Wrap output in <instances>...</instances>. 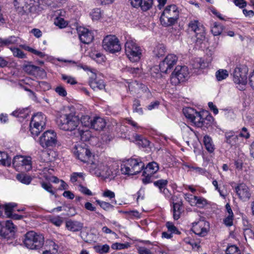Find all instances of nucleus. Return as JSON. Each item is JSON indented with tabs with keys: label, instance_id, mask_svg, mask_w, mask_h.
<instances>
[{
	"label": "nucleus",
	"instance_id": "29",
	"mask_svg": "<svg viewBox=\"0 0 254 254\" xmlns=\"http://www.w3.org/2000/svg\"><path fill=\"white\" fill-rule=\"evenodd\" d=\"M203 143L206 149L210 153L214 150V145L213 144L212 139L208 135H205L203 137Z\"/></svg>",
	"mask_w": 254,
	"mask_h": 254
},
{
	"label": "nucleus",
	"instance_id": "4",
	"mask_svg": "<svg viewBox=\"0 0 254 254\" xmlns=\"http://www.w3.org/2000/svg\"><path fill=\"white\" fill-rule=\"evenodd\" d=\"M144 167V165L142 161L130 158L121 165V170L125 175H134L140 173Z\"/></svg>",
	"mask_w": 254,
	"mask_h": 254
},
{
	"label": "nucleus",
	"instance_id": "64",
	"mask_svg": "<svg viewBox=\"0 0 254 254\" xmlns=\"http://www.w3.org/2000/svg\"><path fill=\"white\" fill-rule=\"evenodd\" d=\"M249 83L254 90V71L250 74L249 77Z\"/></svg>",
	"mask_w": 254,
	"mask_h": 254
},
{
	"label": "nucleus",
	"instance_id": "9",
	"mask_svg": "<svg viewBox=\"0 0 254 254\" xmlns=\"http://www.w3.org/2000/svg\"><path fill=\"white\" fill-rule=\"evenodd\" d=\"M248 68L246 65L236 67L233 72V81L236 84L244 86L247 82Z\"/></svg>",
	"mask_w": 254,
	"mask_h": 254
},
{
	"label": "nucleus",
	"instance_id": "26",
	"mask_svg": "<svg viewBox=\"0 0 254 254\" xmlns=\"http://www.w3.org/2000/svg\"><path fill=\"white\" fill-rule=\"evenodd\" d=\"M80 121L83 126L90 128H94L95 117H93V119H91L88 115L83 116L81 118Z\"/></svg>",
	"mask_w": 254,
	"mask_h": 254
},
{
	"label": "nucleus",
	"instance_id": "24",
	"mask_svg": "<svg viewBox=\"0 0 254 254\" xmlns=\"http://www.w3.org/2000/svg\"><path fill=\"white\" fill-rule=\"evenodd\" d=\"M66 227L71 231L77 232L82 229L83 224L78 221L70 220L66 222Z\"/></svg>",
	"mask_w": 254,
	"mask_h": 254
},
{
	"label": "nucleus",
	"instance_id": "40",
	"mask_svg": "<svg viewBox=\"0 0 254 254\" xmlns=\"http://www.w3.org/2000/svg\"><path fill=\"white\" fill-rule=\"evenodd\" d=\"M10 50L14 57L20 59H25L26 58V55L20 49L18 48H11Z\"/></svg>",
	"mask_w": 254,
	"mask_h": 254
},
{
	"label": "nucleus",
	"instance_id": "5",
	"mask_svg": "<svg viewBox=\"0 0 254 254\" xmlns=\"http://www.w3.org/2000/svg\"><path fill=\"white\" fill-rule=\"evenodd\" d=\"M125 47L126 54L131 62H137L140 60L142 49L133 40H127Z\"/></svg>",
	"mask_w": 254,
	"mask_h": 254
},
{
	"label": "nucleus",
	"instance_id": "60",
	"mask_svg": "<svg viewBox=\"0 0 254 254\" xmlns=\"http://www.w3.org/2000/svg\"><path fill=\"white\" fill-rule=\"evenodd\" d=\"M194 199L196 201V204L204 205L206 203V200L203 198L193 196Z\"/></svg>",
	"mask_w": 254,
	"mask_h": 254
},
{
	"label": "nucleus",
	"instance_id": "48",
	"mask_svg": "<svg viewBox=\"0 0 254 254\" xmlns=\"http://www.w3.org/2000/svg\"><path fill=\"white\" fill-rule=\"evenodd\" d=\"M166 226L168 231L170 232L171 234L175 233L176 234H180L181 233L172 222H167L166 224Z\"/></svg>",
	"mask_w": 254,
	"mask_h": 254
},
{
	"label": "nucleus",
	"instance_id": "13",
	"mask_svg": "<svg viewBox=\"0 0 254 254\" xmlns=\"http://www.w3.org/2000/svg\"><path fill=\"white\" fill-rule=\"evenodd\" d=\"M74 154L76 157L83 162H89L91 153L86 145L75 146Z\"/></svg>",
	"mask_w": 254,
	"mask_h": 254
},
{
	"label": "nucleus",
	"instance_id": "63",
	"mask_svg": "<svg viewBox=\"0 0 254 254\" xmlns=\"http://www.w3.org/2000/svg\"><path fill=\"white\" fill-rule=\"evenodd\" d=\"M138 252L139 254H151L150 251L144 247H139L138 249Z\"/></svg>",
	"mask_w": 254,
	"mask_h": 254
},
{
	"label": "nucleus",
	"instance_id": "7",
	"mask_svg": "<svg viewBox=\"0 0 254 254\" xmlns=\"http://www.w3.org/2000/svg\"><path fill=\"white\" fill-rule=\"evenodd\" d=\"M38 141L44 148L55 147L58 142L57 133L53 130H47L39 137Z\"/></svg>",
	"mask_w": 254,
	"mask_h": 254
},
{
	"label": "nucleus",
	"instance_id": "30",
	"mask_svg": "<svg viewBox=\"0 0 254 254\" xmlns=\"http://www.w3.org/2000/svg\"><path fill=\"white\" fill-rule=\"evenodd\" d=\"M133 137L139 146L142 147H146L149 145V141L143 137L141 135L135 134L133 135Z\"/></svg>",
	"mask_w": 254,
	"mask_h": 254
},
{
	"label": "nucleus",
	"instance_id": "19",
	"mask_svg": "<svg viewBox=\"0 0 254 254\" xmlns=\"http://www.w3.org/2000/svg\"><path fill=\"white\" fill-rule=\"evenodd\" d=\"M239 197L244 200L249 199L251 195L249 188L244 184H241L235 188Z\"/></svg>",
	"mask_w": 254,
	"mask_h": 254
},
{
	"label": "nucleus",
	"instance_id": "12",
	"mask_svg": "<svg viewBox=\"0 0 254 254\" xmlns=\"http://www.w3.org/2000/svg\"><path fill=\"white\" fill-rule=\"evenodd\" d=\"M178 58L174 54L168 55L165 59L159 64L160 71L167 73L169 70H171L177 64Z\"/></svg>",
	"mask_w": 254,
	"mask_h": 254
},
{
	"label": "nucleus",
	"instance_id": "21",
	"mask_svg": "<svg viewBox=\"0 0 254 254\" xmlns=\"http://www.w3.org/2000/svg\"><path fill=\"white\" fill-rule=\"evenodd\" d=\"M183 113L185 117L195 124V121L200 120V113L193 108L187 107L183 109Z\"/></svg>",
	"mask_w": 254,
	"mask_h": 254
},
{
	"label": "nucleus",
	"instance_id": "39",
	"mask_svg": "<svg viewBox=\"0 0 254 254\" xmlns=\"http://www.w3.org/2000/svg\"><path fill=\"white\" fill-rule=\"evenodd\" d=\"M222 28L221 25L218 24L216 22H214L213 23L212 26L211 27V32L212 33L214 36H217L220 35L222 32Z\"/></svg>",
	"mask_w": 254,
	"mask_h": 254
},
{
	"label": "nucleus",
	"instance_id": "38",
	"mask_svg": "<svg viewBox=\"0 0 254 254\" xmlns=\"http://www.w3.org/2000/svg\"><path fill=\"white\" fill-rule=\"evenodd\" d=\"M26 111H27V109H19L13 111L11 115L16 117L25 118L28 115V113L25 112Z\"/></svg>",
	"mask_w": 254,
	"mask_h": 254
},
{
	"label": "nucleus",
	"instance_id": "25",
	"mask_svg": "<svg viewBox=\"0 0 254 254\" xmlns=\"http://www.w3.org/2000/svg\"><path fill=\"white\" fill-rule=\"evenodd\" d=\"M30 123L34 125L45 126L46 118L41 113H38L33 116Z\"/></svg>",
	"mask_w": 254,
	"mask_h": 254
},
{
	"label": "nucleus",
	"instance_id": "11",
	"mask_svg": "<svg viewBox=\"0 0 254 254\" xmlns=\"http://www.w3.org/2000/svg\"><path fill=\"white\" fill-rule=\"evenodd\" d=\"M189 27L195 33L196 42H201L205 38V28L198 20H192L189 24Z\"/></svg>",
	"mask_w": 254,
	"mask_h": 254
},
{
	"label": "nucleus",
	"instance_id": "58",
	"mask_svg": "<svg viewBox=\"0 0 254 254\" xmlns=\"http://www.w3.org/2000/svg\"><path fill=\"white\" fill-rule=\"evenodd\" d=\"M143 176H144V178L142 179V182L144 184H147L152 182L151 180V178L153 176L152 174L149 173H144L143 172Z\"/></svg>",
	"mask_w": 254,
	"mask_h": 254
},
{
	"label": "nucleus",
	"instance_id": "17",
	"mask_svg": "<svg viewBox=\"0 0 254 254\" xmlns=\"http://www.w3.org/2000/svg\"><path fill=\"white\" fill-rule=\"evenodd\" d=\"M111 175V171L107 164L101 161H98L96 164V176L105 180Z\"/></svg>",
	"mask_w": 254,
	"mask_h": 254
},
{
	"label": "nucleus",
	"instance_id": "22",
	"mask_svg": "<svg viewBox=\"0 0 254 254\" xmlns=\"http://www.w3.org/2000/svg\"><path fill=\"white\" fill-rule=\"evenodd\" d=\"M225 142L231 146H236L239 144L240 136L236 135L233 131H227L225 133Z\"/></svg>",
	"mask_w": 254,
	"mask_h": 254
},
{
	"label": "nucleus",
	"instance_id": "8",
	"mask_svg": "<svg viewBox=\"0 0 254 254\" xmlns=\"http://www.w3.org/2000/svg\"><path fill=\"white\" fill-rule=\"evenodd\" d=\"M189 69L187 66L178 65L172 73L171 82L175 85H177L181 82H184L189 78Z\"/></svg>",
	"mask_w": 254,
	"mask_h": 254
},
{
	"label": "nucleus",
	"instance_id": "44",
	"mask_svg": "<svg viewBox=\"0 0 254 254\" xmlns=\"http://www.w3.org/2000/svg\"><path fill=\"white\" fill-rule=\"evenodd\" d=\"M106 125V122L105 119L96 116V130L103 129Z\"/></svg>",
	"mask_w": 254,
	"mask_h": 254
},
{
	"label": "nucleus",
	"instance_id": "42",
	"mask_svg": "<svg viewBox=\"0 0 254 254\" xmlns=\"http://www.w3.org/2000/svg\"><path fill=\"white\" fill-rule=\"evenodd\" d=\"M110 247L107 244H105L103 245H96V253H98L100 254L108 253Z\"/></svg>",
	"mask_w": 254,
	"mask_h": 254
},
{
	"label": "nucleus",
	"instance_id": "23",
	"mask_svg": "<svg viewBox=\"0 0 254 254\" xmlns=\"http://www.w3.org/2000/svg\"><path fill=\"white\" fill-rule=\"evenodd\" d=\"M213 121V117L210 115H207L205 118L202 117L200 113V120L195 121V125L198 127H208L210 126Z\"/></svg>",
	"mask_w": 254,
	"mask_h": 254
},
{
	"label": "nucleus",
	"instance_id": "10",
	"mask_svg": "<svg viewBox=\"0 0 254 254\" xmlns=\"http://www.w3.org/2000/svg\"><path fill=\"white\" fill-rule=\"evenodd\" d=\"M191 230L195 234L200 237H204L209 231V224L207 221L200 219L192 223Z\"/></svg>",
	"mask_w": 254,
	"mask_h": 254
},
{
	"label": "nucleus",
	"instance_id": "41",
	"mask_svg": "<svg viewBox=\"0 0 254 254\" xmlns=\"http://www.w3.org/2000/svg\"><path fill=\"white\" fill-rule=\"evenodd\" d=\"M216 76L218 81H221L228 76V72L225 69H220L216 72Z\"/></svg>",
	"mask_w": 254,
	"mask_h": 254
},
{
	"label": "nucleus",
	"instance_id": "33",
	"mask_svg": "<svg viewBox=\"0 0 254 254\" xmlns=\"http://www.w3.org/2000/svg\"><path fill=\"white\" fill-rule=\"evenodd\" d=\"M192 66L195 69H202L207 66V64L201 58H196L192 63Z\"/></svg>",
	"mask_w": 254,
	"mask_h": 254
},
{
	"label": "nucleus",
	"instance_id": "59",
	"mask_svg": "<svg viewBox=\"0 0 254 254\" xmlns=\"http://www.w3.org/2000/svg\"><path fill=\"white\" fill-rule=\"evenodd\" d=\"M127 247L124 244L116 243L112 244L111 246L112 249L113 250H122L126 248Z\"/></svg>",
	"mask_w": 254,
	"mask_h": 254
},
{
	"label": "nucleus",
	"instance_id": "6",
	"mask_svg": "<svg viewBox=\"0 0 254 254\" xmlns=\"http://www.w3.org/2000/svg\"><path fill=\"white\" fill-rule=\"evenodd\" d=\"M102 47L110 53H115L121 50V46L119 39L115 35L106 36L102 42Z\"/></svg>",
	"mask_w": 254,
	"mask_h": 254
},
{
	"label": "nucleus",
	"instance_id": "3",
	"mask_svg": "<svg viewBox=\"0 0 254 254\" xmlns=\"http://www.w3.org/2000/svg\"><path fill=\"white\" fill-rule=\"evenodd\" d=\"M44 237L42 234L34 231H29L24 235L23 243L24 246L31 250H39L44 244Z\"/></svg>",
	"mask_w": 254,
	"mask_h": 254
},
{
	"label": "nucleus",
	"instance_id": "53",
	"mask_svg": "<svg viewBox=\"0 0 254 254\" xmlns=\"http://www.w3.org/2000/svg\"><path fill=\"white\" fill-rule=\"evenodd\" d=\"M96 203H98L101 208L105 210H108L110 208L113 207V205L110 203L105 202L96 200Z\"/></svg>",
	"mask_w": 254,
	"mask_h": 254
},
{
	"label": "nucleus",
	"instance_id": "35",
	"mask_svg": "<svg viewBox=\"0 0 254 254\" xmlns=\"http://www.w3.org/2000/svg\"><path fill=\"white\" fill-rule=\"evenodd\" d=\"M77 131L78 134V136H80L81 139L83 141L89 140L91 137H93L89 130H83L78 129Z\"/></svg>",
	"mask_w": 254,
	"mask_h": 254
},
{
	"label": "nucleus",
	"instance_id": "45",
	"mask_svg": "<svg viewBox=\"0 0 254 254\" xmlns=\"http://www.w3.org/2000/svg\"><path fill=\"white\" fill-rule=\"evenodd\" d=\"M226 254H241V252L238 247L232 245L227 248Z\"/></svg>",
	"mask_w": 254,
	"mask_h": 254
},
{
	"label": "nucleus",
	"instance_id": "20",
	"mask_svg": "<svg viewBox=\"0 0 254 254\" xmlns=\"http://www.w3.org/2000/svg\"><path fill=\"white\" fill-rule=\"evenodd\" d=\"M177 196H174L172 197L173 200V218L175 220H178L180 218L181 214L183 211L182 200H177Z\"/></svg>",
	"mask_w": 254,
	"mask_h": 254
},
{
	"label": "nucleus",
	"instance_id": "50",
	"mask_svg": "<svg viewBox=\"0 0 254 254\" xmlns=\"http://www.w3.org/2000/svg\"><path fill=\"white\" fill-rule=\"evenodd\" d=\"M17 179L21 183L25 184H29L31 181V178L28 176L21 175L18 174L16 177Z\"/></svg>",
	"mask_w": 254,
	"mask_h": 254
},
{
	"label": "nucleus",
	"instance_id": "55",
	"mask_svg": "<svg viewBox=\"0 0 254 254\" xmlns=\"http://www.w3.org/2000/svg\"><path fill=\"white\" fill-rule=\"evenodd\" d=\"M41 186L44 189L50 192L51 194L54 195L55 194V191L52 190V186L50 184L43 182L41 184Z\"/></svg>",
	"mask_w": 254,
	"mask_h": 254
},
{
	"label": "nucleus",
	"instance_id": "1",
	"mask_svg": "<svg viewBox=\"0 0 254 254\" xmlns=\"http://www.w3.org/2000/svg\"><path fill=\"white\" fill-rule=\"evenodd\" d=\"M79 123V118L71 113L61 114L57 119L58 127L65 131H71L75 130Z\"/></svg>",
	"mask_w": 254,
	"mask_h": 254
},
{
	"label": "nucleus",
	"instance_id": "43",
	"mask_svg": "<svg viewBox=\"0 0 254 254\" xmlns=\"http://www.w3.org/2000/svg\"><path fill=\"white\" fill-rule=\"evenodd\" d=\"M61 76L62 79L64 81H65L67 84L75 85L77 83V82L76 81L75 79L71 76H68L64 74H62Z\"/></svg>",
	"mask_w": 254,
	"mask_h": 254
},
{
	"label": "nucleus",
	"instance_id": "14",
	"mask_svg": "<svg viewBox=\"0 0 254 254\" xmlns=\"http://www.w3.org/2000/svg\"><path fill=\"white\" fill-rule=\"evenodd\" d=\"M23 70L29 75L45 76L46 73L44 69L31 64V62L25 61L22 66Z\"/></svg>",
	"mask_w": 254,
	"mask_h": 254
},
{
	"label": "nucleus",
	"instance_id": "27",
	"mask_svg": "<svg viewBox=\"0 0 254 254\" xmlns=\"http://www.w3.org/2000/svg\"><path fill=\"white\" fill-rule=\"evenodd\" d=\"M168 181L167 180L161 179L154 182L153 184L158 187L161 192L166 194V191H168L166 188Z\"/></svg>",
	"mask_w": 254,
	"mask_h": 254
},
{
	"label": "nucleus",
	"instance_id": "36",
	"mask_svg": "<svg viewBox=\"0 0 254 254\" xmlns=\"http://www.w3.org/2000/svg\"><path fill=\"white\" fill-rule=\"evenodd\" d=\"M84 180V174L83 173H73L70 177V181L75 183L77 181L80 183Z\"/></svg>",
	"mask_w": 254,
	"mask_h": 254
},
{
	"label": "nucleus",
	"instance_id": "18",
	"mask_svg": "<svg viewBox=\"0 0 254 254\" xmlns=\"http://www.w3.org/2000/svg\"><path fill=\"white\" fill-rule=\"evenodd\" d=\"M129 1L133 7H140L143 11L149 10L153 4V0H129Z\"/></svg>",
	"mask_w": 254,
	"mask_h": 254
},
{
	"label": "nucleus",
	"instance_id": "32",
	"mask_svg": "<svg viewBox=\"0 0 254 254\" xmlns=\"http://www.w3.org/2000/svg\"><path fill=\"white\" fill-rule=\"evenodd\" d=\"M0 164L5 166H10L11 158L5 152L0 151Z\"/></svg>",
	"mask_w": 254,
	"mask_h": 254
},
{
	"label": "nucleus",
	"instance_id": "51",
	"mask_svg": "<svg viewBox=\"0 0 254 254\" xmlns=\"http://www.w3.org/2000/svg\"><path fill=\"white\" fill-rule=\"evenodd\" d=\"M55 91L62 97H65L67 95L65 88L61 85H59L55 88Z\"/></svg>",
	"mask_w": 254,
	"mask_h": 254
},
{
	"label": "nucleus",
	"instance_id": "31",
	"mask_svg": "<svg viewBox=\"0 0 254 254\" xmlns=\"http://www.w3.org/2000/svg\"><path fill=\"white\" fill-rule=\"evenodd\" d=\"M17 42V38L14 36H11L6 39L0 38V47L8 46L15 44Z\"/></svg>",
	"mask_w": 254,
	"mask_h": 254
},
{
	"label": "nucleus",
	"instance_id": "62",
	"mask_svg": "<svg viewBox=\"0 0 254 254\" xmlns=\"http://www.w3.org/2000/svg\"><path fill=\"white\" fill-rule=\"evenodd\" d=\"M103 196L112 199L115 197V193L109 190H107L103 193Z\"/></svg>",
	"mask_w": 254,
	"mask_h": 254
},
{
	"label": "nucleus",
	"instance_id": "46",
	"mask_svg": "<svg viewBox=\"0 0 254 254\" xmlns=\"http://www.w3.org/2000/svg\"><path fill=\"white\" fill-rule=\"evenodd\" d=\"M54 24L60 28H65L67 25V22L63 18L57 17L55 19Z\"/></svg>",
	"mask_w": 254,
	"mask_h": 254
},
{
	"label": "nucleus",
	"instance_id": "56",
	"mask_svg": "<svg viewBox=\"0 0 254 254\" xmlns=\"http://www.w3.org/2000/svg\"><path fill=\"white\" fill-rule=\"evenodd\" d=\"M78 189L79 190L82 192V193L87 195H92V192L88 189L86 187H84L83 185L79 184L78 185Z\"/></svg>",
	"mask_w": 254,
	"mask_h": 254
},
{
	"label": "nucleus",
	"instance_id": "37",
	"mask_svg": "<svg viewBox=\"0 0 254 254\" xmlns=\"http://www.w3.org/2000/svg\"><path fill=\"white\" fill-rule=\"evenodd\" d=\"M153 52L156 57L159 58L164 55L166 52V48L164 45H159L155 47Z\"/></svg>",
	"mask_w": 254,
	"mask_h": 254
},
{
	"label": "nucleus",
	"instance_id": "52",
	"mask_svg": "<svg viewBox=\"0 0 254 254\" xmlns=\"http://www.w3.org/2000/svg\"><path fill=\"white\" fill-rule=\"evenodd\" d=\"M140 101L137 99H135L133 101V110L134 112L138 113L139 114H142V110L141 108H140Z\"/></svg>",
	"mask_w": 254,
	"mask_h": 254
},
{
	"label": "nucleus",
	"instance_id": "2",
	"mask_svg": "<svg viewBox=\"0 0 254 254\" xmlns=\"http://www.w3.org/2000/svg\"><path fill=\"white\" fill-rule=\"evenodd\" d=\"M179 17V11L177 6L171 4L166 7L160 16V20L163 26L168 27L177 23Z\"/></svg>",
	"mask_w": 254,
	"mask_h": 254
},
{
	"label": "nucleus",
	"instance_id": "57",
	"mask_svg": "<svg viewBox=\"0 0 254 254\" xmlns=\"http://www.w3.org/2000/svg\"><path fill=\"white\" fill-rule=\"evenodd\" d=\"M233 215H228L224 220L223 222L227 226H231L233 225Z\"/></svg>",
	"mask_w": 254,
	"mask_h": 254
},
{
	"label": "nucleus",
	"instance_id": "54",
	"mask_svg": "<svg viewBox=\"0 0 254 254\" xmlns=\"http://www.w3.org/2000/svg\"><path fill=\"white\" fill-rule=\"evenodd\" d=\"M106 58L105 55L101 53L96 54V63L103 64L106 61Z\"/></svg>",
	"mask_w": 254,
	"mask_h": 254
},
{
	"label": "nucleus",
	"instance_id": "49",
	"mask_svg": "<svg viewBox=\"0 0 254 254\" xmlns=\"http://www.w3.org/2000/svg\"><path fill=\"white\" fill-rule=\"evenodd\" d=\"M16 205V204L14 203H10L5 205L4 210L5 214L8 217H10L11 215L12 209Z\"/></svg>",
	"mask_w": 254,
	"mask_h": 254
},
{
	"label": "nucleus",
	"instance_id": "61",
	"mask_svg": "<svg viewBox=\"0 0 254 254\" xmlns=\"http://www.w3.org/2000/svg\"><path fill=\"white\" fill-rule=\"evenodd\" d=\"M239 135L241 137H244L245 138H248L250 137L247 128L245 127L242 128V131L239 134Z\"/></svg>",
	"mask_w": 254,
	"mask_h": 254
},
{
	"label": "nucleus",
	"instance_id": "28",
	"mask_svg": "<svg viewBox=\"0 0 254 254\" xmlns=\"http://www.w3.org/2000/svg\"><path fill=\"white\" fill-rule=\"evenodd\" d=\"M159 170V165L155 162L149 163L144 168V173H149L152 175L154 174Z\"/></svg>",
	"mask_w": 254,
	"mask_h": 254
},
{
	"label": "nucleus",
	"instance_id": "34",
	"mask_svg": "<svg viewBox=\"0 0 254 254\" xmlns=\"http://www.w3.org/2000/svg\"><path fill=\"white\" fill-rule=\"evenodd\" d=\"M45 126H40L39 125H34L30 123V127L31 134L33 136H37L41 131L43 130Z\"/></svg>",
	"mask_w": 254,
	"mask_h": 254
},
{
	"label": "nucleus",
	"instance_id": "15",
	"mask_svg": "<svg viewBox=\"0 0 254 254\" xmlns=\"http://www.w3.org/2000/svg\"><path fill=\"white\" fill-rule=\"evenodd\" d=\"M31 162L30 157L17 155L13 158L12 164L14 167H23L26 171H29L32 169Z\"/></svg>",
	"mask_w": 254,
	"mask_h": 254
},
{
	"label": "nucleus",
	"instance_id": "16",
	"mask_svg": "<svg viewBox=\"0 0 254 254\" xmlns=\"http://www.w3.org/2000/svg\"><path fill=\"white\" fill-rule=\"evenodd\" d=\"M77 31L79 39L82 43L88 44L93 41L94 36L88 29L83 27H79L77 28Z\"/></svg>",
	"mask_w": 254,
	"mask_h": 254
},
{
	"label": "nucleus",
	"instance_id": "47",
	"mask_svg": "<svg viewBox=\"0 0 254 254\" xmlns=\"http://www.w3.org/2000/svg\"><path fill=\"white\" fill-rule=\"evenodd\" d=\"M50 221L56 226H60L63 223V218L59 216L50 218Z\"/></svg>",
	"mask_w": 254,
	"mask_h": 254
}]
</instances>
